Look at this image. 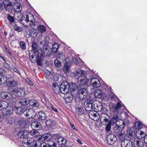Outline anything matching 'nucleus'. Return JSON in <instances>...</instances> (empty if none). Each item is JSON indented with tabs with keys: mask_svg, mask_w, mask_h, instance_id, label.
<instances>
[{
	"mask_svg": "<svg viewBox=\"0 0 147 147\" xmlns=\"http://www.w3.org/2000/svg\"><path fill=\"white\" fill-rule=\"evenodd\" d=\"M84 106L86 111H90L92 109L93 110V102L92 103L91 101L89 100L85 101L84 104Z\"/></svg>",
	"mask_w": 147,
	"mask_h": 147,
	"instance_id": "nucleus-10",
	"label": "nucleus"
},
{
	"mask_svg": "<svg viewBox=\"0 0 147 147\" xmlns=\"http://www.w3.org/2000/svg\"><path fill=\"white\" fill-rule=\"evenodd\" d=\"M59 47V45L57 43H54L52 45V51L54 53H57Z\"/></svg>",
	"mask_w": 147,
	"mask_h": 147,
	"instance_id": "nucleus-34",
	"label": "nucleus"
},
{
	"mask_svg": "<svg viewBox=\"0 0 147 147\" xmlns=\"http://www.w3.org/2000/svg\"><path fill=\"white\" fill-rule=\"evenodd\" d=\"M29 100L26 98H24L20 99L19 102V104L23 107L28 104Z\"/></svg>",
	"mask_w": 147,
	"mask_h": 147,
	"instance_id": "nucleus-28",
	"label": "nucleus"
},
{
	"mask_svg": "<svg viewBox=\"0 0 147 147\" xmlns=\"http://www.w3.org/2000/svg\"><path fill=\"white\" fill-rule=\"evenodd\" d=\"M46 144L49 147H57L56 144L52 140L48 141Z\"/></svg>",
	"mask_w": 147,
	"mask_h": 147,
	"instance_id": "nucleus-40",
	"label": "nucleus"
},
{
	"mask_svg": "<svg viewBox=\"0 0 147 147\" xmlns=\"http://www.w3.org/2000/svg\"><path fill=\"white\" fill-rule=\"evenodd\" d=\"M16 9H17V11L20 12L22 9V5L20 3L16 4Z\"/></svg>",
	"mask_w": 147,
	"mask_h": 147,
	"instance_id": "nucleus-50",
	"label": "nucleus"
},
{
	"mask_svg": "<svg viewBox=\"0 0 147 147\" xmlns=\"http://www.w3.org/2000/svg\"><path fill=\"white\" fill-rule=\"evenodd\" d=\"M20 46L21 49L23 50L26 49V45L25 42L23 41H21L20 42Z\"/></svg>",
	"mask_w": 147,
	"mask_h": 147,
	"instance_id": "nucleus-53",
	"label": "nucleus"
},
{
	"mask_svg": "<svg viewBox=\"0 0 147 147\" xmlns=\"http://www.w3.org/2000/svg\"><path fill=\"white\" fill-rule=\"evenodd\" d=\"M1 96L2 98L6 100H9L12 102L13 100L12 95L10 93L5 92H3L1 93Z\"/></svg>",
	"mask_w": 147,
	"mask_h": 147,
	"instance_id": "nucleus-8",
	"label": "nucleus"
},
{
	"mask_svg": "<svg viewBox=\"0 0 147 147\" xmlns=\"http://www.w3.org/2000/svg\"><path fill=\"white\" fill-rule=\"evenodd\" d=\"M10 106L9 104L7 108L5 109V111L3 113V118H6L7 116L8 117L12 113L13 109L11 107H10Z\"/></svg>",
	"mask_w": 147,
	"mask_h": 147,
	"instance_id": "nucleus-14",
	"label": "nucleus"
},
{
	"mask_svg": "<svg viewBox=\"0 0 147 147\" xmlns=\"http://www.w3.org/2000/svg\"><path fill=\"white\" fill-rule=\"evenodd\" d=\"M127 135L130 138H133L136 135L134 129L133 128L129 129L127 132Z\"/></svg>",
	"mask_w": 147,
	"mask_h": 147,
	"instance_id": "nucleus-23",
	"label": "nucleus"
},
{
	"mask_svg": "<svg viewBox=\"0 0 147 147\" xmlns=\"http://www.w3.org/2000/svg\"><path fill=\"white\" fill-rule=\"evenodd\" d=\"M52 88L54 92L56 94H59L60 92V88L57 84L53 83L52 85Z\"/></svg>",
	"mask_w": 147,
	"mask_h": 147,
	"instance_id": "nucleus-29",
	"label": "nucleus"
},
{
	"mask_svg": "<svg viewBox=\"0 0 147 147\" xmlns=\"http://www.w3.org/2000/svg\"><path fill=\"white\" fill-rule=\"evenodd\" d=\"M4 9L3 1L0 0V10L2 11Z\"/></svg>",
	"mask_w": 147,
	"mask_h": 147,
	"instance_id": "nucleus-57",
	"label": "nucleus"
},
{
	"mask_svg": "<svg viewBox=\"0 0 147 147\" xmlns=\"http://www.w3.org/2000/svg\"><path fill=\"white\" fill-rule=\"evenodd\" d=\"M93 110L95 109L98 112H102V113H105L106 112V109L105 107H103L102 104L101 102L96 101L93 102Z\"/></svg>",
	"mask_w": 147,
	"mask_h": 147,
	"instance_id": "nucleus-2",
	"label": "nucleus"
},
{
	"mask_svg": "<svg viewBox=\"0 0 147 147\" xmlns=\"http://www.w3.org/2000/svg\"><path fill=\"white\" fill-rule=\"evenodd\" d=\"M31 127L33 129H36L37 130L41 129L42 128V126L40 123L37 121H34L32 123Z\"/></svg>",
	"mask_w": 147,
	"mask_h": 147,
	"instance_id": "nucleus-20",
	"label": "nucleus"
},
{
	"mask_svg": "<svg viewBox=\"0 0 147 147\" xmlns=\"http://www.w3.org/2000/svg\"><path fill=\"white\" fill-rule=\"evenodd\" d=\"M33 112V110L27 109L23 112V113L25 116L30 119L31 117H32V116L30 114Z\"/></svg>",
	"mask_w": 147,
	"mask_h": 147,
	"instance_id": "nucleus-32",
	"label": "nucleus"
},
{
	"mask_svg": "<svg viewBox=\"0 0 147 147\" xmlns=\"http://www.w3.org/2000/svg\"><path fill=\"white\" fill-rule=\"evenodd\" d=\"M29 134V133L24 129H21L19 130L18 133V136L21 138H27Z\"/></svg>",
	"mask_w": 147,
	"mask_h": 147,
	"instance_id": "nucleus-13",
	"label": "nucleus"
},
{
	"mask_svg": "<svg viewBox=\"0 0 147 147\" xmlns=\"http://www.w3.org/2000/svg\"><path fill=\"white\" fill-rule=\"evenodd\" d=\"M73 62L75 64H77L78 63V61L76 58L75 57H73L72 58Z\"/></svg>",
	"mask_w": 147,
	"mask_h": 147,
	"instance_id": "nucleus-62",
	"label": "nucleus"
},
{
	"mask_svg": "<svg viewBox=\"0 0 147 147\" xmlns=\"http://www.w3.org/2000/svg\"><path fill=\"white\" fill-rule=\"evenodd\" d=\"M76 112L79 115H82L84 112L83 108L82 107H79L76 109Z\"/></svg>",
	"mask_w": 147,
	"mask_h": 147,
	"instance_id": "nucleus-43",
	"label": "nucleus"
},
{
	"mask_svg": "<svg viewBox=\"0 0 147 147\" xmlns=\"http://www.w3.org/2000/svg\"><path fill=\"white\" fill-rule=\"evenodd\" d=\"M37 117L40 120H43L45 119L47 117V115L45 113L42 111L38 112L37 114Z\"/></svg>",
	"mask_w": 147,
	"mask_h": 147,
	"instance_id": "nucleus-21",
	"label": "nucleus"
},
{
	"mask_svg": "<svg viewBox=\"0 0 147 147\" xmlns=\"http://www.w3.org/2000/svg\"><path fill=\"white\" fill-rule=\"evenodd\" d=\"M13 28L14 30L18 32H21L22 30V28L18 26L16 24L13 25Z\"/></svg>",
	"mask_w": 147,
	"mask_h": 147,
	"instance_id": "nucleus-48",
	"label": "nucleus"
},
{
	"mask_svg": "<svg viewBox=\"0 0 147 147\" xmlns=\"http://www.w3.org/2000/svg\"><path fill=\"white\" fill-rule=\"evenodd\" d=\"M30 138L28 137L27 138H24L23 140V142L25 144H26L27 145L30 144Z\"/></svg>",
	"mask_w": 147,
	"mask_h": 147,
	"instance_id": "nucleus-55",
	"label": "nucleus"
},
{
	"mask_svg": "<svg viewBox=\"0 0 147 147\" xmlns=\"http://www.w3.org/2000/svg\"><path fill=\"white\" fill-rule=\"evenodd\" d=\"M68 86L69 91L70 90L71 94L75 96L77 94L76 89L78 87L77 86L75 83H69L68 82Z\"/></svg>",
	"mask_w": 147,
	"mask_h": 147,
	"instance_id": "nucleus-4",
	"label": "nucleus"
},
{
	"mask_svg": "<svg viewBox=\"0 0 147 147\" xmlns=\"http://www.w3.org/2000/svg\"><path fill=\"white\" fill-rule=\"evenodd\" d=\"M45 124L47 127H51L54 125L55 122L53 120L49 119L45 121Z\"/></svg>",
	"mask_w": 147,
	"mask_h": 147,
	"instance_id": "nucleus-30",
	"label": "nucleus"
},
{
	"mask_svg": "<svg viewBox=\"0 0 147 147\" xmlns=\"http://www.w3.org/2000/svg\"><path fill=\"white\" fill-rule=\"evenodd\" d=\"M117 136L118 137V139L119 140L121 141L125 140V134H124V132H121L120 134H117Z\"/></svg>",
	"mask_w": 147,
	"mask_h": 147,
	"instance_id": "nucleus-39",
	"label": "nucleus"
},
{
	"mask_svg": "<svg viewBox=\"0 0 147 147\" xmlns=\"http://www.w3.org/2000/svg\"><path fill=\"white\" fill-rule=\"evenodd\" d=\"M31 20L30 21L31 23L30 25L31 27L34 30L38 29L39 31L41 33L45 32L46 31L45 27L43 25H40L38 26L37 24V23L36 22H35V19L33 16L31 15Z\"/></svg>",
	"mask_w": 147,
	"mask_h": 147,
	"instance_id": "nucleus-1",
	"label": "nucleus"
},
{
	"mask_svg": "<svg viewBox=\"0 0 147 147\" xmlns=\"http://www.w3.org/2000/svg\"><path fill=\"white\" fill-rule=\"evenodd\" d=\"M8 77L4 75H0V84H2L5 83L7 81Z\"/></svg>",
	"mask_w": 147,
	"mask_h": 147,
	"instance_id": "nucleus-37",
	"label": "nucleus"
},
{
	"mask_svg": "<svg viewBox=\"0 0 147 147\" xmlns=\"http://www.w3.org/2000/svg\"><path fill=\"white\" fill-rule=\"evenodd\" d=\"M7 19L9 20V24L11 25H12L13 23H14L15 21L14 17L9 14L7 16Z\"/></svg>",
	"mask_w": 147,
	"mask_h": 147,
	"instance_id": "nucleus-42",
	"label": "nucleus"
},
{
	"mask_svg": "<svg viewBox=\"0 0 147 147\" xmlns=\"http://www.w3.org/2000/svg\"><path fill=\"white\" fill-rule=\"evenodd\" d=\"M44 137V135L42 136H39V137H38L37 140L39 141L42 142L45 140Z\"/></svg>",
	"mask_w": 147,
	"mask_h": 147,
	"instance_id": "nucleus-61",
	"label": "nucleus"
},
{
	"mask_svg": "<svg viewBox=\"0 0 147 147\" xmlns=\"http://www.w3.org/2000/svg\"><path fill=\"white\" fill-rule=\"evenodd\" d=\"M13 110L17 114H21L23 112V109L21 107H15Z\"/></svg>",
	"mask_w": 147,
	"mask_h": 147,
	"instance_id": "nucleus-38",
	"label": "nucleus"
},
{
	"mask_svg": "<svg viewBox=\"0 0 147 147\" xmlns=\"http://www.w3.org/2000/svg\"><path fill=\"white\" fill-rule=\"evenodd\" d=\"M112 125L111 123H109V122L108 124L105 127V129L107 131H109L111 129V125Z\"/></svg>",
	"mask_w": 147,
	"mask_h": 147,
	"instance_id": "nucleus-60",
	"label": "nucleus"
},
{
	"mask_svg": "<svg viewBox=\"0 0 147 147\" xmlns=\"http://www.w3.org/2000/svg\"><path fill=\"white\" fill-rule=\"evenodd\" d=\"M119 117L117 115H114L111 120H110L109 122V123L113 125H116V124L118 125L119 124V123H121L119 121Z\"/></svg>",
	"mask_w": 147,
	"mask_h": 147,
	"instance_id": "nucleus-17",
	"label": "nucleus"
},
{
	"mask_svg": "<svg viewBox=\"0 0 147 147\" xmlns=\"http://www.w3.org/2000/svg\"><path fill=\"white\" fill-rule=\"evenodd\" d=\"M109 106L110 111L112 112H115L118 111L121 107V105L119 102H118L117 104L111 103L109 104Z\"/></svg>",
	"mask_w": 147,
	"mask_h": 147,
	"instance_id": "nucleus-11",
	"label": "nucleus"
},
{
	"mask_svg": "<svg viewBox=\"0 0 147 147\" xmlns=\"http://www.w3.org/2000/svg\"><path fill=\"white\" fill-rule=\"evenodd\" d=\"M89 115L91 119L95 121H97L98 119V117H100L99 114L97 113L95 111L94 112L93 111H90Z\"/></svg>",
	"mask_w": 147,
	"mask_h": 147,
	"instance_id": "nucleus-16",
	"label": "nucleus"
},
{
	"mask_svg": "<svg viewBox=\"0 0 147 147\" xmlns=\"http://www.w3.org/2000/svg\"><path fill=\"white\" fill-rule=\"evenodd\" d=\"M142 125L141 123L139 122H136L134 124V127L136 129H140L142 128Z\"/></svg>",
	"mask_w": 147,
	"mask_h": 147,
	"instance_id": "nucleus-44",
	"label": "nucleus"
},
{
	"mask_svg": "<svg viewBox=\"0 0 147 147\" xmlns=\"http://www.w3.org/2000/svg\"><path fill=\"white\" fill-rule=\"evenodd\" d=\"M88 94V92L85 88H82L80 89L79 96L80 99L84 100L86 98Z\"/></svg>",
	"mask_w": 147,
	"mask_h": 147,
	"instance_id": "nucleus-12",
	"label": "nucleus"
},
{
	"mask_svg": "<svg viewBox=\"0 0 147 147\" xmlns=\"http://www.w3.org/2000/svg\"><path fill=\"white\" fill-rule=\"evenodd\" d=\"M19 13V14H18L16 19L19 21H22V14L20 12Z\"/></svg>",
	"mask_w": 147,
	"mask_h": 147,
	"instance_id": "nucleus-59",
	"label": "nucleus"
},
{
	"mask_svg": "<svg viewBox=\"0 0 147 147\" xmlns=\"http://www.w3.org/2000/svg\"><path fill=\"white\" fill-rule=\"evenodd\" d=\"M73 95L71 94V93H68L65 96V100L67 102H70L72 100L73 98Z\"/></svg>",
	"mask_w": 147,
	"mask_h": 147,
	"instance_id": "nucleus-26",
	"label": "nucleus"
},
{
	"mask_svg": "<svg viewBox=\"0 0 147 147\" xmlns=\"http://www.w3.org/2000/svg\"><path fill=\"white\" fill-rule=\"evenodd\" d=\"M30 147H37V142L36 141H33L32 142H30Z\"/></svg>",
	"mask_w": 147,
	"mask_h": 147,
	"instance_id": "nucleus-54",
	"label": "nucleus"
},
{
	"mask_svg": "<svg viewBox=\"0 0 147 147\" xmlns=\"http://www.w3.org/2000/svg\"><path fill=\"white\" fill-rule=\"evenodd\" d=\"M106 115L105 113H102L101 114L100 117V120L101 122H103V123L104 122L107 123L109 122L108 119L105 117ZM104 124L103 123V124Z\"/></svg>",
	"mask_w": 147,
	"mask_h": 147,
	"instance_id": "nucleus-35",
	"label": "nucleus"
},
{
	"mask_svg": "<svg viewBox=\"0 0 147 147\" xmlns=\"http://www.w3.org/2000/svg\"><path fill=\"white\" fill-rule=\"evenodd\" d=\"M30 134L33 136L34 137H38L40 135L39 133L38 132L37 130H35L33 129L30 131Z\"/></svg>",
	"mask_w": 147,
	"mask_h": 147,
	"instance_id": "nucleus-41",
	"label": "nucleus"
},
{
	"mask_svg": "<svg viewBox=\"0 0 147 147\" xmlns=\"http://www.w3.org/2000/svg\"><path fill=\"white\" fill-rule=\"evenodd\" d=\"M44 135L45 140H47V141L51 140V138H52V135L50 133H47L44 134Z\"/></svg>",
	"mask_w": 147,
	"mask_h": 147,
	"instance_id": "nucleus-45",
	"label": "nucleus"
},
{
	"mask_svg": "<svg viewBox=\"0 0 147 147\" xmlns=\"http://www.w3.org/2000/svg\"><path fill=\"white\" fill-rule=\"evenodd\" d=\"M28 104L33 107H38L39 105L38 101L34 99L29 100Z\"/></svg>",
	"mask_w": 147,
	"mask_h": 147,
	"instance_id": "nucleus-25",
	"label": "nucleus"
},
{
	"mask_svg": "<svg viewBox=\"0 0 147 147\" xmlns=\"http://www.w3.org/2000/svg\"><path fill=\"white\" fill-rule=\"evenodd\" d=\"M121 147H132V142L128 140H124L121 141Z\"/></svg>",
	"mask_w": 147,
	"mask_h": 147,
	"instance_id": "nucleus-19",
	"label": "nucleus"
},
{
	"mask_svg": "<svg viewBox=\"0 0 147 147\" xmlns=\"http://www.w3.org/2000/svg\"><path fill=\"white\" fill-rule=\"evenodd\" d=\"M14 94L18 96H23L25 95V92L23 89L19 88L16 89L14 92Z\"/></svg>",
	"mask_w": 147,
	"mask_h": 147,
	"instance_id": "nucleus-18",
	"label": "nucleus"
},
{
	"mask_svg": "<svg viewBox=\"0 0 147 147\" xmlns=\"http://www.w3.org/2000/svg\"><path fill=\"white\" fill-rule=\"evenodd\" d=\"M87 79L86 76L80 77L78 79V83L80 87H84L87 83Z\"/></svg>",
	"mask_w": 147,
	"mask_h": 147,
	"instance_id": "nucleus-9",
	"label": "nucleus"
},
{
	"mask_svg": "<svg viewBox=\"0 0 147 147\" xmlns=\"http://www.w3.org/2000/svg\"><path fill=\"white\" fill-rule=\"evenodd\" d=\"M94 94L96 98H99L102 96L103 92L101 90L99 89H97L95 91Z\"/></svg>",
	"mask_w": 147,
	"mask_h": 147,
	"instance_id": "nucleus-33",
	"label": "nucleus"
},
{
	"mask_svg": "<svg viewBox=\"0 0 147 147\" xmlns=\"http://www.w3.org/2000/svg\"><path fill=\"white\" fill-rule=\"evenodd\" d=\"M91 84L94 87L98 88L100 85V83L98 79L96 78H92L90 80Z\"/></svg>",
	"mask_w": 147,
	"mask_h": 147,
	"instance_id": "nucleus-15",
	"label": "nucleus"
},
{
	"mask_svg": "<svg viewBox=\"0 0 147 147\" xmlns=\"http://www.w3.org/2000/svg\"><path fill=\"white\" fill-rule=\"evenodd\" d=\"M54 65L57 67H59L61 65V63L58 59H56L54 60Z\"/></svg>",
	"mask_w": 147,
	"mask_h": 147,
	"instance_id": "nucleus-52",
	"label": "nucleus"
},
{
	"mask_svg": "<svg viewBox=\"0 0 147 147\" xmlns=\"http://www.w3.org/2000/svg\"><path fill=\"white\" fill-rule=\"evenodd\" d=\"M106 138L108 143L111 145L114 144L117 140V138L113 134H109Z\"/></svg>",
	"mask_w": 147,
	"mask_h": 147,
	"instance_id": "nucleus-6",
	"label": "nucleus"
},
{
	"mask_svg": "<svg viewBox=\"0 0 147 147\" xmlns=\"http://www.w3.org/2000/svg\"><path fill=\"white\" fill-rule=\"evenodd\" d=\"M3 65L4 67L7 69L9 70L11 69L10 65L8 63H7L6 61L3 63Z\"/></svg>",
	"mask_w": 147,
	"mask_h": 147,
	"instance_id": "nucleus-56",
	"label": "nucleus"
},
{
	"mask_svg": "<svg viewBox=\"0 0 147 147\" xmlns=\"http://www.w3.org/2000/svg\"><path fill=\"white\" fill-rule=\"evenodd\" d=\"M70 66L69 63H67L65 64L63 70L64 73L65 74H67L69 72Z\"/></svg>",
	"mask_w": 147,
	"mask_h": 147,
	"instance_id": "nucleus-31",
	"label": "nucleus"
},
{
	"mask_svg": "<svg viewBox=\"0 0 147 147\" xmlns=\"http://www.w3.org/2000/svg\"><path fill=\"white\" fill-rule=\"evenodd\" d=\"M62 140L61 142V143H59V145L65 144L67 142V140L65 138H63V139H62Z\"/></svg>",
	"mask_w": 147,
	"mask_h": 147,
	"instance_id": "nucleus-63",
	"label": "nucleus"
},
{
	"mask_svg": "<svg viewBox=\"0 0 147 147\" xmlns=\"http://www.w3.org/2000/svg\"><path fill=\"white\" fill-rule=\"evenodd\" d=\"M61 136V135L58 134H55L52 135V138L57 140L59 139Z\"/></svg>",
	"mask_w": 147,
	"mask_h": 147,
	"instance_id": "nucleus-51",
	"label": "nucleus"
},
{
	"mask_svg": "<svg viewBox=\"0 0 147 147\" xmlns=\"http://www.w3.org/2000/svg\"><path fill=\"white\" fill-rule=\"evenodd\" d=\"M3 2L4 9L6 11L9 12H11L13 6L11 2L9 0H4Z\"/></svg>",
	"mask_w": 147,
	"mask_h": 147,
	"instance_id": "nucleus-7",
	"label": "nucleus"
},
{
	"mask_svg": "<svg viewBox=\"0 0 147 147\" xmlns=\"http://www.w3.org/2000/svg\"><path fill=\"white\" fill-rule=\"evenodd\" d=\"M121 124H120L118 125L116 124L114 127V130L115 132L118 134L121 132V131L123 129L125 126V124L124 122L122 121H121Z\"/></svg>",
	"mask_w": 147,
	"mask_h": 147,
	"instance_id": "nucleus-5",
	"label": "nucleus"
},
{
	"mask_svg": "<svg viewBox=\"0 0 147 147\" xmlns=\"http://www.w3.org/2000/svg\"><path fill=\"white\" fill-rule=\"evenodd\" d=\"M140 139L138 138L134 139L133 143L135 147H142L143 146V143Z\"/></svg>",
	"mask_w": 147,
	"mask_h": 147,
	"instance_id": "nucleus-22",
	"label": "nucleus"
},
{
	"mask_svg": "<svg viewBox=\"0 0 147 147\" xmlns=\"http://www.w3.org/2000/svg\"><path fill=\"white\" fill-rule=\"evenodd\" d=\"M146 134L143 131H141L140 134L136 135L137 137L139 139H141L142 138H144L146 136Z\"/></svg>",
	"mask_w": 147,
	"mask_h": 147,
	"instance_id": "nucleus-47",
	"label": "nucleus"
},
{
	"mask_svg": "<svg viewBox=\"0 0 147 147\" xmlns=\"http://www.w3.org/2000/svg\"><path fill=\"white\" fill-rule=\"evenodd\" d=\"M9 85L11 86H16L18 85L17 82L15 80L9 81H8Z\"/></svg>",
	"mask_w": 147,
	"mask_h": 147,
	"instance_id": "nucleus-46",
	"label": "nucleus"
},
{
	"mask_svg": "<svg viewBox=\"0 0 147 147\" xmlns=\"http://www.w3.org/2000/svg\"><path fill=\"white\" fill-rule=\"evenodd\" d=\"M9 104L7 102L4 101H0V110L5 109L8 107Z\"/></svg>",
	"mask_w": 147,
	"mask_h": 147,
	"instance_id": "nucleus-27",
	"label": "nucleus"
},
{
	"mask_svg": "<svg viewBox=\"0 0 147 147\" xmlns=\"http://www.w3.org/2000/svg\"><path fill=\"white\" fill-rule=\"evenodd\" d=\"M17 123L19 125L21 126L22 127L24 128L26 124V123L24 120L21 119L18 121Z\"/></svg>",
	"mask_w": 147,
	"mask_h": 147,
	"instance_id": "nucleus-36",
	"label": "nucleus"
},
{
	"mask_svg": "<svg viewBox=\"0 0 147 147\" xmlns=\"http://www.w3.org/2000/svg\"><path fill=\"white\" fill-rule=\"evenodd\" d=\"M68 82L67 81L63 82L60 85V92L63 94H67L69 91L68 86Z\"/></svg>",
	"mask_w": 147,
	"mask_h": 147,
	"instance_id": "nucleus-3",
	"label": "nucleus"
},
{
	"mask_svg": "<svg viewBox=\"0 0 147 147\" xmlns=\"http://www.w3.org/2000/svg\"><path fill=\"white\" fill-rule=\"evenodd\" d=\"M32 49L35 52H36L37 51V46L35 42H32Z\"/></svg>",
	"mask_w": 147,
	"mask_h": 147,
	"instance_id": "nucleus-49",
	"label": "nucleus"
},
{
	"mask_svg": "<svg viewBox=\"0 0 147 147\" xmlns=\"http://www.w3.org/2000/svg\"><path fill=\"white\" fill-rule=\"evenodd\" d=\"M75 75V78L78 79L80 77L85 76L84 71L80 69L77 70Z\"/></svg>",
	"mask_w": 147,
	"mask_h": 147,
	"instance_id": "nucleus-24",
	"label": "nucleus"
},
{
	"mask_svg": "<svg viewBox=\"0 0 147 147\" xmlns=\"http://www.w3.org/2000/svg\"><path fill=\"white\" fill-rule=\"evenodd\" d=\"M50 107L55 112L57 113L58 112V110L57 109V107L56 106L53 105L51 104L50 105Z\"/></svg>",
	"mask_w": 147,
	"mask_h": 147,
	"instance_id": "nucleus-58",
	"label": "nucleus"
},
{
	"mask_svg": "<svg viewBox=\"0 0 147 147\" xmlns=\"http://www.w3.org/2000/svg\"><path fill=\"white\" fill-rule=\"evenodd\" d=\"M26 82L31 85H33V83L32 81L28 78H26Z\"/></svg>",
	"mask_w": 147,
	"mask_h": 147,
	"instance_id": "nucleus-64",
	"label": "nucleus"
}]
</instances>
